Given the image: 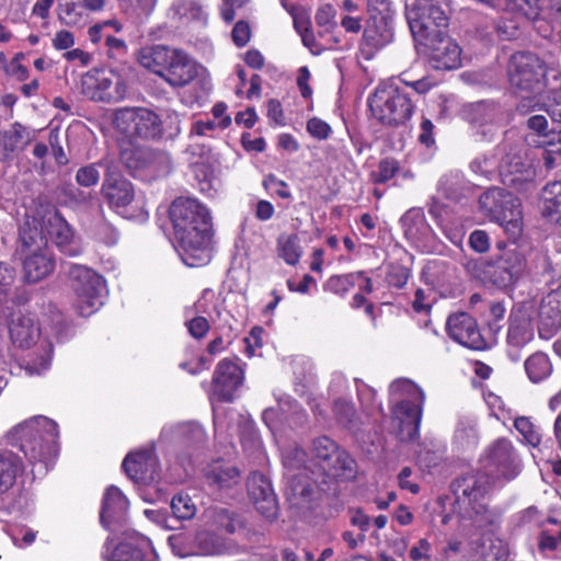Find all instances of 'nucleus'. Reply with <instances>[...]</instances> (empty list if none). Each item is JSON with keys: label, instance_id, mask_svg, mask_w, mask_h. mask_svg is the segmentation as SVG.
Segmentation results:
<instances>
[{"label": "nucleus", "instance_id": "nucleus-50", "mask_svg": "<svg viewBox=\"0 0 561 561\" xmlns=\"http://www.w3.org/2000/svg\"><path fill=\"white\" fill-rule=\"evenodd\" d=\"M363 272L356 274L333 275L324 284V289L335 295L344 296L354 286V278L362 277Z\"/></svg>", "mask_w": 561, "mask_h": 561}, {"label": "nucleus", "instance_id": "nucleus-37", "mask_svg": "<svg viewBox=\"0 0 561 561\" xmlns=\"http://www.w3.org/2000/svg\"><path fill=\"white\" fill-rule=\"evenodd\" d=\"M126 507L127 500L122 491L114 485L107 488L103 497V504L100 514L101 523L106 525L116 515L123 513Z\"/></svg>", "mask_w": 561, "mask_h": 561}, {"label": "nucleus", "instance_id": "nucleus-20", "mask_svg": "<svg viewBox=\"0 0 561 561\" xmlns=\"http://www.w3.org/2000/svg\"><path fill=\"white\" fill-rule=\"evenodd\" d=\"M43 225L49 237L62 253L77 256L82 252L81 247L73 241V233L67 221L55 209H48L43 216Z\"/></svg>", "mask_w": 561, "mask_h": 561}, {"label": "nucleus", "instance_id": "nucleus-31", "mask_svg": "<svg viewBox=\"0 0 561 561\" xmlns=\"http://www.w3.org/2000/svg\"><path fill=\"white\" fill-rule=\"evenodd\" d=\"M534 339V327L526 314L513 312L510 317L507 343L511 346L523 347Z\"/></svg>", "mask_w": 561, "mask_h": 561}, {"label": "nucleus", "instance_id": "nucleus-43", "mask_svg": "<svg viewBox=\"0 0 561 561\" xmlns=\"http://www.w3.org/2000/svg\"><path fill=\"white\" fill-rule=\"evenodd\" d=\"M525 370L533 382H539L551 374L552 366L545 353L537 352L525 360Z\"/></svg>", "mask_w": 561, "mask_h": 561}, {"label": "nucleus", "instance_id": "nucleus-1", "mask_svg": "<svg viewBox=\"0 0 561 561\" xmlns=\"http://www.w3.org/2000/svg\"><path fill=\"white\" fill-rule=\"evenodd\" d=\"M169 216L183 263L191 267L208 263L213 230L207 208L196 199L180 197L171 204Z\"/></svg>", "mask_w": 561, "mask_h": 561}, {"label": "nucleus", "instance_id": "nucleus-36", "mask_svg": "<svg viewBox=\"0 0 561 561\" xmlns=\"http://www.w3.org/2000/svg\"><path fill=\"white\" fill-rule=\"evenodd\" d=\"M467 119L472 124L492 123L501 115V108L494 101H478L465 110Z\"/></svg>", "mask_w": 561, "mask_h": 561}, {"label": "nucleus", "instance_id": "nucleus-63", "mask_svg": "<svg viewBox=\"0 0 561 561\" xmlns=\"http://www.w3.org/2000/svg\"><path fill=\"white\" fill-rule=\"evenodd\" d=\"M545 111L549 114L553 122L561 123V95L553 93L548 96L547 102L543 104Z\"/></svg>", "mask_w": 561, "mask_h": 561}, {"label": "nucleus", "instance_id": "nucleus-60", "mask_svg": "<svg viewBox=\"0 0 561 561\" xmlns=\"http://www.w3.org/2000/svg\"><path fill=\"white\" fill-rule=\"evenodd\" d=\"M59 19L67 25H76L81 20V13L75 2H67L59 5Z\"/></svg>", "mask_w": 561, "mask_h": 561}, {"label": "nucleus", "instance_id": "nucleus-38", "mask_svg": "<svg viewBox=\"0 0 561 561\" xmlns=\"http://www.w3.org/2000/svg\"><path fill=\"white\" fill-rule=\"evenodd\" d=\"M162 436L176 438L184 444H198L205 439V432L202 426L194 422L182 423L175 426L164 427Z\"/></svg>", "mask_w": 561, "mask_h": 561}, {"label": "nucleus", "instance_id": "nucleus-47", "mask_svg": "<svg viewBox=\"0 0 561 561\" xmlns=\"http://www.w3.org/2000/svg\"><path fill=\"white\" fill-rule=\"evenodd\" d=\"M390 396L393 398L424 401L425 396L414 382L409 379H398L390 385Z\"/></svg>", "mask_w": 561, "mask_h": 561}, {"label": "nucleus", "instance_id": "nucleus-40", "mask_svg": "<svg viewBox=\"0 0 561 561\" xmlns=\"http://www.w3.org/2000/svg\"><path fill=\"white\" fill-rule=\"evenodd\" d=\"M210 486L218 490H229L240 481V472L233 466H218L206 474Z\"/></svg>", "mask_w": 561, "mask_h": 561}, {"label": "nucleus", "instance_id": "nucleus-62", "mask_svg": "<svg viewBox=\"0 0 561 561\" xmlns=\"http://www.w3.org/2000/svg\"><path fill=\"white\" fill-rule=\"evenodd\" d=\"M190 334L195 339H203L209 331V322L204 317H195L186 322Z\"/></svg>", "mask_w": 561, "mask_h": 561}, {"label": "nucleus", "instance_id": "nucleus-6", "mask_svg": "<svg viewBox=\"0 0 561 561\" xmlns=\"http://www.w3.org/2000/svg\"><path fill=\"white\" fill-rule=\"evenodd\" d=\"M447 0H416L415 8L407 18L411 33L416 42L431 36H439L448 26Z\"/></svg>", "mask_w": 561, "mask_h": 561}, {"label": "nucleus", "instance_id": "nucleus-32", "mask_svg": "<svg viewBox=\"0 0 561 561\" xmlns=\"http://www.w3.org/2000/svg\"><path fill=\"white\" fill-rule=\"evenodd\" d=\"M541 213L551 222L561 226V182L548 183L541 193Z\"/></svg>", "mask_w": 561, "mask_h": 561}, {"label": "nucleus", "instance_id": "nucleus-17", "mask_svg": "<svg viewBox=\"0 0 561 561\" xmlns=\"http://www.w3.org/2000/svg\"><path fill=\"white\" fill-rule=\"evenodd\" d=\"M499 173L503 184L516 190L531 182L536 171L530 161L520 151L507 152L500 162Z\"/></svg>", "mask_w": 561, "mask_h": 561}, {"label": "nucleus", "instance_id": "nucleus-35", "mask_svg": "<svg viewBox=\"0 0 561 561\" xmlns=\"http://www.w3.org/2000/svg\"><path fill=\"white\" fill-rule=\"evenodd\" d=\"M538 549L542 553L554 552L561 549V520L548 518L540 524Z\"/></svg>", "mask_w": 561, "mask_h": 561}, {"label": "nucleus", "instance_id": "nucleus-59", "mask_svg": "<svg viewBox=\"0 0 561 561\" xmlns=\"http://www.w3.org/2000/svg\"><path fill=\"white\" fill-rule=\"evenodd\" d=\"M308 133L317 139H327L331 134V127L324 121L313 117L307 122Z\"/></svg>", "mask_w": 561, "mask_h": 561}, {"label": "nucleus", "instance_id": "nucleus-49", "mask_svg": "<svg viewBox=\"0 0 561 561\" xmlns=\"http://www.w3.org/2000/svg\"><path fill=\"white\" fill-rule=\"evenodd\" d=\"M335 416L343 426L356 428L358 426V416L353 403L339 399L334 402Z\"/></svg>", "mask_w": 561, "mask_h": 561}, {"label": "nucleus", "instance_id": "nucleus-24", "mask_svg": "<svg viewBox=\"0 0 561 561\" xmlns=\"http://www.w3.org/2000/svg\"><path fill=\"white\" fill-rule=\"evenodd\" d=\"M247 486L256 510L264 517L274 518L277 514V501L267 478L260 472H252Z\"/></svg>", "mask_w": 561, "mask_h": 561}, {"label": "nucleus", "instance_id": "nucleus-64", "mask_svg": "<svg viewBox=\"0 0 561 561\" xmlns=\"http://www.w3.org/2000/svg\"><path fill=\"white\" fill-rule=\"evenodd\" d=\"M282 561H312V550L308 548L284 549Z\"/></svg>", "mask_w": 561, "mask_h": 561}, {"label": "nucleus", "instance_id": "nucleus-21", "mask_svg": "<svg viewBox=\"0 0 561 561\" xmlns=\"http://www.w3.org/2000/svg\"><path fill=\"white\" fill-rule=\"evenodd\" d=\"M159 76L172 87H183L197 76V69L195 62L184 51L170 48L167 62Z\"/></svg>", "mask_w": 561, "mask_h": 561}, {"label": "nucleus", "instance_id": "nucleus-4", "mask_svg": "<svg viewBox=\"0 0 561 561\" xmlns=\"http://www.w3.org/2000/svg\"><path fill=\"white\" fill-rule=\"evenodd\" d=\"M479 208L490 221L503 227L511 238L516 239L520 234V203L512 193L501 187H492L480 196Z\"/></svg>", "mask_w": 561, "mask_h": 561}, {"label": "nucleus", "instance_id": "nucleus-15", "mask_svg": "<svg viewBox=\"0 0 561 561\" xmlns=\"http://www.w3.org/2000/svg\"><path fill=\"white\" fill-rule=\"evenodd\" d=\"M119 159L130 173L149 169L160 171L162 164L167 167L170 164L167 153L148 147L135 146L131 142L122 146Z\"/></svg>", "mask_w": 561, "mask_h": 561}, {"label": "nucleus", "instance_id": "nucleus-33", "mask_svg": "<svg viewBox=\"0 0 561 561\" xmlns=\"http://www.w3.org/2000/svg\"><path fill=\"white\" fill-rule=\"evenodd\" d=\"M540 324L554 332L561 327V294L549 293L541 301L539 309Z\"/></svg>", "mask_w": 561, "mask_h": 561}, {"label": "nucleus", "instance_id": "nucleus-14", "mask_svg": "<svg viewBox=\"0 0 561 561\" xmlns=\"http://www.w3.org/2000/svg\"><path fill=\"white\" fill-rule=\"evenodd\" d=\"M420 44L430 51V61L435 69L451 70L461 66V48L445 33L424 38Z\"/></svg>", "mask_w": 561, "mask_h": 561}, {"label": "nucleus", "instance_id": "nucleus-55", "mask_svg": "<svg viewBox=\"0 0 561 561\" xmlns=\"http://www.w3.org/2000/svg\"><path fill=\"white\" fill-rule=\"evenodd\" d=\"M336 10L330 3L322 4L318 8L314 20L318 26L330 31L336 26Z\"/></svg>", "mask_w": 561, "mask_h": 561}, {"label": "nucleus", "instance_id": "nucleus-9", "mask_svg": "<svg viewBox=\"0 0 561 561\" xmlns=\"http://www.w3.org/2000/svg\"><path fill=\"white\" fill-rule=\"evenodd\" d=\"M481 465L494 479L511 481L522 471V459L512 440L500 437L492 442L481 457Z\"/></svg>", "mask_w": 561, "mask_h": 561}, {"label": "nucleus", "instance_id": "nucleus-58", "mask_svg": "<svg viewBox=\"0 0 561 561\" xmlns=\"http://www.w3.org/2000/svg\"><path fill=\"white\" fill-rule=\"evenodd\" d=\"M455 438L462 446L476 445L478 440V432L474 425L461 423L455 433Z\"/></svg>", "mask_w": 561, "mask_h": 561}, {"label": "nucleus", "instance_id": "nucleus-56", "mask_svg": "<svg viewBox=\"0 0 561 561\" xmlns=\"http://www.w3.org/2000/svg\"><path fill=\"white\" fill-rule=\"evenodd\" d=\"M410 277L409 270L399 264H391L388 267L386 280L390 286L402 288Z\"/></svg>", "mask_w": 561, "mask_h": 561}, {"label": "nucleus", "instance_id": "nucleus-41", "mask_svg": "<svg viewBox=\"0 0 561 561\" xmlns=\"http://www.w3.org/2000/svg\"><path fill=\"white\" fill-rule=\"evenodd\" d=\"M312 492V483L304 476H293L286 486V494L294 505L309 503Z\"/></svg>", "mask_w": 561, "mask_h": 561}, {"label": "nucleus", "instance_id": "nucleus-26", "mask_svg": "<svg viewBox=\"0 0 561 561\" xmlns=\"http://www.w3.org/2000/svg\"><path fill=\"white\" fill-rule=\"evenodd\" d=\"M47 249L49 248L43 220L35 216H26L19 229L18 253L22 255Z\"/></svg>", "mask_w": 561, "mask_h": 561}, {"label": "nucleus", "instance_id": "nucleus-27", "mask_svg": "<svg viewBox=\"0 0 561 561\" xmlns=\"http://www.w3.org/2000/svg\"><path fill=\"white\" fill-rule=\"evenodd\" d=\"M9 334L14 345L20 348H30L36 343L39 330L31 317L16 313L10 321Z\"/></svg>", "mask_w": 561, "mask_h": 561}, {"label": "nucleus", "instance_id": "nucleus-12", "mask_svg": "<svg viewBox=\"0 0 561 561\" xmlns=\"http://www.w3.org/2000/svg\"><path fill=\"white\" fill-rule=\"evenodd\" d=\"M101 165L105 170L101 187L105 202L117 214L126 215L135 199L133 183L119 173L117 163L113 159L104 158Z\"/></svg>", "mask_w": 561, "mask_h": 561}, {"label": "nucleus", "instance_id": "nucleus-39", "mask_svg": "<svg viewBox=\"0 0 561 561\" xmlns=\"http://www.w3.org/2000/svg\"><path fill=\"white\" fill-rule=\"evenodd\" d=\"M170 47L164 45H151L142 47L138 54L140 65L156 75H160L161 68L167 62Z\"/></svg>", "mask_w": 561, "mask_h": 561}, {"label": "nucleus", "instance_id": "nucleus-44", "mask_svg": "<svg viewBox=\"0 0 561 561\" xmlns=\"http://www.w3.org/2000/svg\"><path fill=\"white\" fill-rule=\"evenodd\" d=\"M514 427L522 436V440L531 446L538 447L541 443L542 434L539 425L534 423L528 416H517L514 420Z\"/></svg>", "mask_w": 561, "mask_h": 561}, {"label": "nucleus", "instance_id": "nucleus-19", "mask_svg": "<svg viewBox=\"0 0 561 561\" xmlns=\"http://www.w3.org/2000/svg\"><path fill=\"white\" fill-rule=\"evenodd\" d=\"M526 259L516 249L506 250L490 266V279L499 287L514 284L526 271Z\"/></svg>", "mask_w": 561, "mask_h": 561}, {"label": "nucleus", "instance_id": "nucleus-52", "mask_svg": "<svg viewBox=\"0 0 561 561\" xmlns=\"http://www.w3.org/2000/svg\"><path fill=\"white\" fill-rule=\"evenodd\" d=\"M113 561H145L144 552L131 542H121L115 549Z\"/></svg>", "mask_w": 561, "mask_h": 561}, {"label": "nucleus", "instance_id": "nucleus-18", "mask_svg": "<svg viewBox=\"0 0 561 561\" xmlns=\"http://www.w3.org/2000/svg\"><path fill=\"white\" fill-rule=\"evenodd\" d=\"M424 401L401 399L392 408L393 421L398 422L397 436L401 442H411L419 436Z\"/></svg>", "mask_w": 561, "mask_h": 561}, {"label": "nucleus", "instance_id": "nucleus-45", "mask_svg": "<svg viewBox=\"0 0 561 561\" xmlns=\"http://www.w3.org/2000/svg\"><path fill=\"white\" fill-rule=\"evenodd\" d=\"M278 255L289 265H296L301 256L299 239L296 234L280 236L277 241Z\"/></svg>", "mask_w": 561, "mask_h": 561}, {"label": "nucleus", "instance_id": "nucleus-13", "mask_svg": "<svg viewBox=\"0 0 561 561\" xmlns=\"http://www.w3.org/2000/svg\"><path fill=\"white\" fill-rule=\"evenodd\" d=\"M491 488L490 474L484 472H470L451 484V490L459 502H468L476 512L474 523L479 527L490 522L485 514L488 510L484 504H477L482 500Z\"/></svg>", "mask_w": 561, "mask_h": 561}, {"label": "nucleus", "instance_id": "nucleus-48", "mask_svg": "<svg viewBox=\"0 0 561 561\" xmlns=\"http://www.w3.org/2000/svg\"><path fill=\"white\" fill-rule=\"evenodd\" d=\"M173 515L180 520L192 519L196 514V505L191 496L185 493H178L171 501Z\"/></svg>", "mask_w": 561, "mask_h": 561}, {"label": "nucleus", "instance_id": "nucleus-28", "mask_svg": "<svg viewBox=\"0 0 561 561\" xmlns=\"http://www.w3.org/2000/svg\"><path fill=\"white\" fill-rule=\"evenodd\" d=\"M506 543L492 535H484L472 542V561H506Z\"/></svg>", "mask_w": 561, "mask_h": 561}, {"label": "nucleus", "instance_id": "nucleus-10", "mask_svg": "<svg viewBox=\"0 0 561 561\" xmlns=\"http://www.w3.org/2000/svg\"><path fill=\"white\" fill-rule=\"evenodd\" d=\"M312 453L319 468L327 477L344 480L355 478V460L328 436H321L313 440Z\"/></svg>", "mask_w": 561, "mask_h": 561}, {"label": "nucleus", "instance_id": "nucleus-25", "mask_svg": "<svg viewBox=\"0 0 561 561\" xmlns=\"http://www.w3.org/2000/svg\"><path fill=\"white\" fill-rule=\"evenodd\" d=\"M55 266L49 249L22 254V279L26 284H36L51 275Z\"/></svg>", "mask_w": 561, "mask_h": 561}, {"label": "nucleus", "instance_id": "nucleus-51", "mask_svg": "<svg viewBox=\"0 0 561 561\" xmlns=\"http://www.w3.org/2000/svg\"><path fill=\"white\" fill-rule=\"evenodd\" d=\"M104 159L98 161L96 163H90L80 168L76 173V181L80 186L90 187L98 184L100 180L99 168H103L101 162Z\"/></svg>", "mask_w": 561, "mask_h": 561}, {"label": "nucleus", "instance_id": "nucleus-23", "mask_svg": "<svg viewBox=\"0 0 561 561\" xmlns=\"http://www.w3.org/2000/svg\"><path fill=\"white\" fill-rule=\"evenodd\" d=\"M122 466L126 474L137 483L149 484L157 478L158 460L152 449L129 453Z\"/></svg>", "mask_w": 561, "mask_h": 561}, {"label": "nucleus", "instance_id": "nucleus-30", "mask_svg": "<svg viewBox=\"0 0 561 561\" xmlns=\"http://www.w3.org/2000/svg\"><path fill=\"white\" fill-rule=\"evenodd\" d=\"M23 470V462L16 454L11 450L0 451V496L14 485Z\"/></svg>", "mask_w": 561, "mask_h": 561}, {"label": "nucleus", "instance_id": "nucleus-2", "mask_svg": "<svg viewBox=\"0 0 561 561\" xmlns=\"http://www.w3.org/2000/svg\"><path fill=\"white\" fill-rule=\"evenodd\" d=\"M58 435L57 423L38 415L13 427L7 434V440L18 447L31 463L45 462L56 455Z\"/></svg>", "mask_w": 561, "mask_h": 561}, {"label": "nucleus", "instance_id": "nucleus-11", "mask_svg": "<svg viewBox=\"0 0 561 561\" xmlns=\"http://www.w3.org/2000/svg\"><path fill=\"white\" fill-rule=\"evenodd\" d=\"M81 93L96 102L116 103L126 98L127 83L113 70L92 69L81 77Z\"/></svg>", "mask_w": 561, "mask_h": 561}, {"label": "nucleus", "instance_id": "nucleus-57", "mask_svg": "<svg viewBox=\"0 0 561 561\" xmlns=\"http://www.w3.org/2000/svg\"><path fill=\"white\" fill-rule=\"evenodd\" d=\"M306 461V453L304 449L295 446L283 451V463L288 469H298Z\"/></svg>", "mask_w": 561, "mask_h": 561}, {"label": "nucleus", "instance_id": "nucleus-54", "mask_svg": "<svg viewBox=\"0 0 561 561\" xmlns=\"http://www.w3.org/2000/svg\"><path fill=\"white\" fill-rule=\"evenodd\" d=\"M175 13L180 18L197 20L203 15L202 7L194 0H180L173 4Z\"/></svg>", "mask_w": 561, "mask_h": 561}, {"label": "nucleus", "instance_id": "nucleus-5", "mask_svg": "<svg viewBox=\"0 0 561 561\" xmlns=\"http://www.w3.org/2000/svg\"><path fill=\"white\" fill-rule=\"evenodd\" d=\"M546 64L536 54L519 51L511 56L507 77L516 94H538L548 84Z\"/></svg>", "mask_w": 561, "mask_h": 561}, {"label": "nucleus", "instance_id": "nucleus-53", "mask_svg": "<svg viewBox=\"0 0 561 561\" xmlns=\"http://www.w3.org/2000/svg\"><path fill=\"white\" fill-rule=\"evenodd\" d=\"M399 170V163L394 159H382L377 171L371 173L375 183H385L392 179Z\"/></svg>", "mask_w": 561, "mask_h": 561}, {"label": "nucleus", "instance_id": "nucleus-3", "mask_svg": "<svg viewBox=\"0 0 561 561\" xmlns=\"http://www.w3.org/2000/svg\"><path fill=\"white\" fill-rule=\"evenodd\" d=\"M373 116L382 125H405L413 115L414 104L409 94L392 84L378 85L368 99Z\"/></svg>", "mask_w": 561, "mask_h": 561}, {"label": "nucleus", "instance_id": "nucleus-29", "mask_svg": "<svg viewBox=\"0 0 561 561\" xmlns=\"http://www.w3.org/2000/svg\"><path fill=\"white\" fill-rule=\"evenodd\" d=\"M367 10L369 12L368 28L365 31L368 37H371V19L378 30H380V38L377 44L382 45L392 37V31L389 25V16L387 14V0H367Z\"/></svg>", "mask_w": 561, "mask_h": 561}, {"label": "nucleus", "instance_id": "nucleus-61", "mask_svg": "<svg viewBox=\"0 0 561 561\" xmlns=\"http://www.w3.org/2000/svg\"><path fill=\"white\" fill-rule=\"evenodd\" d=\"M232 41L238 47L245 46L251 37V30L247 22L244 21H238L236 25L233 26L232 33Z\"/></svg>", "mask_w": 561, "mask_h": 561}, {"label": "nucleus", "instance_id": "nucleus-34", "mask_svg": "<svg viewBox=\"0 0 561 561\" xmlns=\"http://www.w3.org/2000/svg\"><path fill=\"white\" fill-rule=\"evenodd\" d=\"M31 134L25 126L14 123L10 129L0 134V158L9 160L21 144H28Z\"/></svg>", "mask_w": 561, "mask_h": 561}, {"label": "nucleus", "instance_id": "nucleus-16", "mask_svg": "<svg viewBox=\"0 0 561 561\" xmlns=\"http://www.w3.org/2000/svg\"><path fill=\"white\" fill-rule=\"evenodd\" d=\"M446 330L454 341L468 348L481 351L486 347V342L480 333L477 321L467 312L450 314L447 319Z\"/></svg>", "mask_w": 561, "mask_h": 561}, {"label": "nucleus", "instance_id": "nucleus-8", "mask_svg": "<svg viewBox=\"0 0 561 561\" xmlns=\"http://www.w3.org/2000/svg\"><path fill=\"white\" fill-rule=\"evenodd\" d=\"M67 276L78 300L77 309L80 316L89 317L103 304L102 293L104 280L93 270L79 264H70Z\"/></svg>", "mask_w": 561, "mask_h": 561}, {"label": "nucleus", "instance_id": "nucleus-22", "mask_svg": "<svg viewBox=\"0 0 561 561\" xmlns=\"http://www.w3.org/2000/svg\"><path fill=\"white\" fill-rule=\"evenodd\" d=\"M243 370L241 367L225 358L218 363L214 371L213 388L218 400L231 402L236 390L242 385Z\"/></svg>", "mask_w": 561, "mask_h": 561}, {"label": "nucleus", "instance_id": "nucleus-7", "mask_svg": "<svg viewBox=\"0 0 561 561\" xmlns=\"http://www.w3.org/2000/svg\"><path fill=\"white\" fill-rule=\"evenodd\" d=\"M114 128L130 141L136 139H158L162 137V122L151 110L124 107L115 112Z\"/></svg>", "mask_w": 561, "mask_h": 561}, {"label": "nucleus", "instance_id": "nucleus-46", "mask_svg": "<svg viewBox=\"0 0 561 561\" xmlns=\"http://www.w3.org/2000/svg\"><path fill=\"white\" fill-rule=\"evenodd\" d=\"M439 190L450 201H460L466 197L469 187L459 175H446L439 182Z\"/></svg>", "mask_w": 561, "mask_h": 561}, {"label": "nucleus", "instance_id": "nucleus-42", "mask_svg": "<svg viewBox=\"0 0 561 561\" xmlns=\"http://www.w3.org/2000/svg\"><path fill=\"white\" fill-rule=\"evenodd\" d=\"M209 513L213 526L219 531L233 534L243 525L240 516L229 508L215 507Z\"/></svg>", "mask_w": 561, "mask_h": 561}]
</instances>
